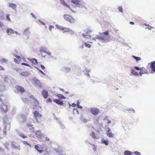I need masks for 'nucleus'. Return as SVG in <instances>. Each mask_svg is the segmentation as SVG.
Here are the masks:
<instances>
[{"instance_id":"obj_1","label":"nucleus","mask_w":155,"mask_h":155,"mask_svg":"<svg viewBox=\"0 0 155 155\" xmlns=\"http://www.w3.org/2000/svg\"><path fill=\"white\" fill-rule=\"evenodd\" d=\"M35 119L37 122L40 123L42 121V115L40 114L38 111H35L33 113Z\"/></svg>"},{"instance_id":"obj_2","label":"nucleus","mask_w":155,"mask_h":155,"mask_svg":"<svg viewBox=\"0 0 155 155\" xmlns=\"http://www.w3.org/2000/svg\"><path fill=\"white\" fill-rule=\"evenodd\" d=\"M64 18L66 21L70 23H74L76 21V20L72 16L69 15H64Z\"/></svg>"},{"instance_id":"obj_3","label":"nucleus","mask_w":155,"mask_h":155,"mask_svg":"<svg viewBox=\"0 0 155 155\" xmlns=\"http://www.w3.org/2000/svg\"><path fill=\"white\" fill-rule=\"evenodd\" d=\"M90 111L94 116L98 115L100 113V110L97 108L92 107L90 108Z\"/></svg>"},{"instance_id":"obj_4","label":"nucleus","mask_w":155,"mask_h":155,"mask_svg":"<svg viewBox=\"0 0 155 155\" xmlns=\"http://www.w3.org/2000/svg\"><path fill=\"white\" fill-rule=\"evenodd\" d=\"M34 84L37 88H41L42 87L41 84L39 80L37 79H33Z\"/></svg>"},{"instance_id":"obj_5","label":"nucleus","mask_w":155,"mask_h":155,"mask_svg":"<svg viewBox=\"0 0 155 155\" xmlns=\"http://www.w3.org/2000/svg\"><path fill=\"white\" fill-rule=\"evenodd\" d=\"M11 146L13 148L18 150L20 149V145L16 142L12 141V143Z\"/></svg>"},{"instance_id":"obj_6","label":"nucleus","mask_w":155,"mask_h":155,"mask_svg":"<svg viewBox=\"0 0 155 155\" xmlns=\"http://www.w3.org/2000/svg\"><path fill=\"white\" fill-rule=\"evenodd\" d=\"M0 109L3 113H5L8 111L7 106L4 104H2L0 106Z\"/></svg>"},{"instance_id":"obj_7","label":"nucleus","mask_w":155,"mask_h":155,"mask_svg":"<svg viewBox=\"0 0 155 155\" xmlns=\"http://www.w3.org/2000/svg\"><path fill=\"white\" fill-rule=\"evenodd\" d=\"M15 88L18 92L23 93L25 91L24 88L21 86L17 85L15 87Z\"/></svg>"},{"instance_id":"obj_8","label":"nucleus","mask_w":155,"mask_h":155,"mask_svg":"<svg viewBox=\"0 0 155 155\" xmlns=\"http://www.w3.org/2000/svg\"><path fill=\"white\" fill-rule=\"evenodd\" d=\"M33 101L34 102V104L33 105V108L35 109L38 107V106L39 103L38 101L35 98H33Z\"/></svg>"},{"instance_id":"obj_9","label":"nucleus","mask_w":155,"mask_h":155,"mask_svg":"<svg viewBox=\"0 0 155 155\" xmlns=\"http://www.w3.org/2000/svg\"><path fill=\"white\" fill-rule=\"evenodd\" d=\"M150 67L151 69V73H153L155 72V61L150 63Z\"/></svg>"},{"instance_id":"obj_10","label":"nucleus","mask_w":155,"mask_h":155,"mask_svg":"<svg viewBox=\"0 0 155 155\" xmlns=\"http://www.w3.org/2000/svg\"><path fill=\"white\" fill-rule=\"evenodd\" d=\"M53 101L55 103H56L57 104L59 105L62 106L63 105V101H60L59 99H54L53 100Z\"/></svg>"},{"instance_id":"obj_11","label":"nucleus","mask_w":155,"mask_h":155,"mask_svg":"<svg viewBox=\"0 0 155 155\" xmlns=\"http://www.w3.org/2000/svg\"><path fill=\"white\" fill-rule=\"evenodd\" d=\"M28 60L31 62L32 64L35 65H36L38 64V62L37 59L35 58L28 59Z\"/></svg>"},{"instance_id":"obj_12","label":"nucleus","mask_w":155,"mask_h":155,"mask_svg":"<svg viewBox=\"0 0 155 155\" xmlns=\"http://www.w3.org/2000/svg\"><path fill=\"white\" fill-rule=\"evenodd\" d=\"M42 94L45 98H47L48 95V91L44 90L42 91Z\"/></svg>"},{"instance_id":"obj_13","label":"nucleus","mask_w":155,"mask_h":155,"mask_svg":"<svg viewBox=\"0 0 155 155\" xmlns=\"http://www.w3.org/2000/svg\"><path fill=\"white\" fill-rule=\"evenodd\" d=\"M35 149L38 151L39 153H42L43 152V150H42V147H39L38 145H35Z\"/></svg>"},{"instance_id":"obj_14","label":"nucleus","mask_w":155,"mask_h":155,"mask_svg":"<svg viewBox=\"0 0 155 155\" xmlns=\"http://www.w3.org/2000/svg\"><path fill=\"white\" fill-rule=\"evenodd\" d=\"M147 71L144 68L143 69H141L139 74L140 76H141L143 74H147Z\"/></svg>"},{"instance_id":"obj_15","label":"nucleus","mask_w":155,"mask_h":155,"mask_svg":"<svg viewBox=\"0 0 155 155\" xmlns=\"http://www.w3.org/2000/svg\"><path fill=\"white\" fill-rule=\"evenodd\" d=\"M3 119L4 125H5V124H8V117L7 115L5 116L4 117Z\"/></svg>"},{"instance_id":"obj_16","label":"nucleus","mask_w":155,"mask_h":155,"mask_svg":"<svg viewBox=\"0 0 155 155\" xmlns=\"http://www.w3.org/2000/svg\"><path fill=\"white\" fill-rule=\"evenodd\" d=\"M81 0H72L71 2L76 5H78L80 4Z\"/></svg>"},{"instance_id":"obj_17","label":"nucleus","mask_w":155,"mask_h":155,"mask_svg":"<svg viewBox=\"0 0 155 155\" xmlns=\"http://www.w3.org/2000/svg\"><path fill=\"white\" fill-rule=\"evenodd\" d=\"M30 32L29 31V28H28L25 29L24 32V35L27 36H29L30 34Z\"/></svg>"},{"instance_id":"obj_18","label":"nucleus","mask_w":155,"mask_h":155,"mask_svg":"<svg viewBox=\"0 0 155 155\" xmlns=\"http://www.w3.org/2000/svg\"><path fill=\"white\" fill-rule=\"evenodd\" d=\"M107 134V136H112V134L111 132V130L109 128H107L106 130Z\"/></svg>"},{"instance_id":"obj_19","label":"nucleus","mask_w":155,"mask_h":155,"mask_svg":"<svg viewBox=\"0 0 155 155\" xmlns=\"http://www.w3.org/2000/svg\"><path fill=\"white\" fill-rule=\"evenodd\" d=\"M131 74L135 76H138L139 75V74L136 71L133 69L131 70Z\"/></svg>"},{"instance_id":"obj_20","label":"nucleus","mask_w":155,"mask_h":155,"mask_svg":"<svg viewBox=\"0 0 155 155\" xmlns=\"http://www.w3.org/2000/svg\"><path fill=\"white\" fill-rule=\"evenodd\" d=\"M61 1V3L64 5L65 6L67 7L68 8H70V6L68 5L65 2L64 0H60Z\"/></svg>"},{"instance_id":"obj_21","label":"nucleus","mask_w":155,"mask_h":155,"mask_svg":"<svg viewBox=\"0 0 155 155\" xmlns=\"http://www.w3.org/2000/svg\"><path fill=\"white\" fill-rule=\"evenodd\" d=\"M124 153V155H132L133 154L131 152L128 150L125 151Z\"/></svg>"},{"instance_id":"obj_22","label":"nucleus","mask_w":155,"mask_h":155,"mask_svg":"<svg viewBox=\"0 0 155 155\" xmlns=\"http://www.w3.org/2000/svg\"><path fill=\"white\" fill-rule=\"evenodd\" d=\"M72 30L69 28L64 27L63 32H67L71 31Z\"/></svg>"},{"instance_id":"obj_23","label":"nucleus","mask_w":155,"mask_h":155,"mask_svg":"<svg viewBox=\"0 0 155 155\" xmlns=\"http://www.w3.org/2000/svg\"><path fill=\"white\" fill-rule=\"evenodd\" d=\"M35 134L36 136H41L42 135L41 131L39 130L35 132Z\"/></svg>"},{"instance_id":"obj_24","label":"nucleus","mask_w":155,"mask_h":155,"mask_svg":"<svg viewBox=\"0 0 155 155\" xmlns=\"http://www.w3.org/2000/svg\"><path fill=\"white\" fill-rule=\"evenodd\" d=\"M57 96L59 98H62L63 99H66V97L62 94H57Z\"/></svg>"},{"instance_id":"obj_25","label":"nucleus","mask_w":155,"mask_h":155,"mask_svg":"<svg viewBox=\"0 0 155 155\" xmlns=\"http://www.w3.org/2000/svg\"><path fill=\"white\" fill-rule=\"evenodd\" d=\"M10 7L15 10L16 5L13 3H10Z\"/></svg>"},{"instance_id":"obj_26","label":"nucleus","mask_w":155,"mask_h":155,"mask_svg":"<svg viewBox=\"0 0 155 155\" xmlns=\"http://www.w3.org/2000/svg\"><path fill=\"white\" fill-rule=\"evenodd\" d=\"M5 89V87L4 85H0V91H3Z\"/></svg>"},{"instance_id":"obj_27","label":"nucleus","mask_w":155,"mask_h":155,"mask_svg":"<svg viewBox=\"0 0 155 155\" xmlns=\"http://www.w3.org/2000/svg\"><path fill=\"white\" fill-rule=\"evenodd\" d=\"M20 74L23 76H27L28 74L27 72H23L21 73Z\"/></svg>"},{"instance_id":"obj_28","label":"nucleus","mask_w":155,"mask_h":155,"mask_svg":"<svg viewBox=\"0 0 155 155\" xmlns=\"http://www.w3.org/2000/svg\"><path fill=\"white\" fill-rule=\"evenodd\" d=\"M104 120H106L107 121V123L108 124H110L111 123V121L108 119V117L107 116H106L104 118Z\"/></svg>"},{"instance_id":"obj_29","label":"nucleus","mask_w":155,"mask_h":155,"mask_svg":"<svg viewBox=\"0 0 155 155\" xmlns=\"http://www.w3.org/2000/svg\"><path fill=\"white\" fill-rule=\"evenodd\" d=\"M102 143H103L104 144L106 145H108V141L105 140H103L102 141Z\"/></svg>"},{"instance_id":"obj_30","label":"nucleus","mask_w":155,"mask_h":155,"mask_svg":"<svg viewBox=\"0 0 155 155\" xmlns=\"http://www.w3.org/2000/svg\"><path fill=\"white\" fill-rule=\"evenodd\" d=\"M73 111L74 114H79V112L77 109H74Z\"/></svg>"},{"instance_id":"obj_31","label":"nucleus","mask_w":155,"mask_h":155,"mask_svg":"<svg viewBox=\"0 0 155 155\" xmlns=\"http://www.w3.org/2000/svg\"><path fill=\"white\" fill-rule=\"evenodd\" d=\"M132 57L137 61H139L141 59V58L140 57H137L135 56H133Z\"/></svg>"},{"instance_id":"obj_32","label":"nucleus","mask_w":155,"mask_h":155,"mask_svg":"<svg viewBox=\"0 0 155 155\" xmlns=\"http://www.w3.org/2000/svg\"><path fill=\"white\" fill-rule=\"evenodd\" d=\"M84 44L85 46L88 48H90L91 46V45L89 44H87L86 42H84Z\"/></svg>"},{"instance_id":"obj_33","label":"nucleus","mask_w":155,"mask_h":155,"mask_svg":"<svg viewBox=\"0 0 155 155\" xmlns=\"http://www.w3.org/2000/svg\"><path fill=\"white\" fill-rule=\"evenodd\" d=\"M135 69L136 70H141V69H143V68H144V67H142V68H139L137 66H135L134 67Z\"/></svg>"},{"instance_id":"obj_34","label":"nucleus","mask_w":155,"mask_h":155,"mask_svg":"<svg viewBox=\"0 0 155 155\" xmlns=\"http://www.w3.org/2000/svg\"><path fill=\"white\" fill-rule=\"evenodd\" d=\"M8 61V60H6L5 58H2L1 59V63H3L5 62H7Z\"/></svg>"},{"instance_id":"obj_35","label":"nucleus","mask_w":155,"mask_h":155,"mask_svg":"<svg viewBox=\"0 0 155 155\" xmlns=\"http://www.w3.org/2000/svg\"><path fill=\"white\" fill-rule=\"evenodd\" d=\"M40 51L41 53H43V52H46V51L45 50V49L41 47L40 48Z\"/></svg>"},{"instance_id":"obj_36","label":"nucleus","mask_w":155,"mask_h":155,"mask_svg":"<svg viewBox=\"0 0 155 155\" xmlns=\"http://www.w3.org/2000/svg\"><path fill=\"white\" fill-rule=\"evenodd\" d=\"M28 127H29V128H31V130H34V127H33V125H30V124H28Z\"/></svg>"},{"instance_id":"obj_37","label":"nucleus","mask_w":155,"mask_h":155,"mask_svg":"<svg viewBox=\"0 0 155 155\" xmlns=\"http://www.w3.org/2000/svg\"><path fill=\"white\" fill-rule=\"evenodd\" d=\"M64 27H63L62 26H59L58 27H57V28L60 30L61 31H63L64 29Z\"/></svg>"},{"instance_id":"obj_38","label":"nucleus","mask_w":155,"mask_h":155,"mask_svg":"<svg viewBox=\"0 0 155 155\" xmlns=\"http://www.w3.org/2000/svg\"><path fill=\"white\" fill-rule=\"evenodd\" d=\"M97 38L98 39L101 40H105V38L104 37L102 36L98 37Z\"/></svg>"},{"instance_id":"obj_39","label":"nucleus","mask_w":155,"mask_h":155,"mask_svg":"<svg viewBox=\"0 0 155 155\" xmlns=\"http://www.w3.org/2000/svg\"><path fill=\"white\" fill-rule=\"evenodd\" d=\"M146 26H147V28H148L149 30H150L151 28H153V27H151V26L149 25H147L146 24L145 25Z\"/></svg>"},{"instance_id":"obj_40","label":"nucleus","mask_w":155,"mask_h":155,"mask_svg":"<svg viewBox=\"0 0 155 155\" xmlns=\"http://www.w3.org/2000/svg\"><path fill=\"white\" fill-rule=\"evenodd\" d=\"M21 65H25V66H27L31 67V66L30 65H29V64H26L25 63H21Z\"/></svg>"},{"instance_id":"obj_41","label":"nucleus","mask_w":155,"mask_h":155,"mask_svg":"<svg viewBox=\"0 0 155 155\" xmlns=\"http://www.w3.org/2000/svg\"><path fill=\"white\" fill-rule=\"evenodd\" d=\"M118 9L119 11L121 12V13H122L123 12L122 8L121 6H119L118 7Z\"/></svg>"},{"instance_id":"obj_42","label":"nucleus","mask_w":155,"mask_h":155,"mask_svg":"<svg viewBox=\"0 0 155 155\" xmlns=\"http://www.w3.org/2000/svg\"><path fill=\"white\" fill-rule=\"evenodd\" d=\"M134 153L135 155H141V154L139 152H138L137 151H134Z\"/></svg>"},{"instance_id":"obj_43","label":"nucleus","mask_w":155,"mask_h":155,"mask_svg":"<svg viewBox=\"0 0 155 155\" xmlns=\"http://www.w3.org/2000/svg\"><path fill=\"white\" fill-rule=\"evenodd\" d=\"M103 33L104 35H106V36H107L109 35L108 32L107 31L104 32Z\"/></svg>"},{"instance_id":"obj_44","label":"nucleus","mask_w":155,"mask_h":155,"mask_svg":"<svg viewBox=\"0 0 155 155\" xmlns=\"http://www.w3.org/2000/svg\"><path fill=\"white\" fill-rule=\"evenodd\" d=\"M22 143L24 144H25V145H28L29 146H30V145L26 141H22Z\"/></svg>"},{"instance_id":"obj_45","label":"nucleus","mask_w":155,"mask_h":155,"mask_svg":"<svg viewBox=\"0 0 155 155\" xmlns=\"http://www.w3.org/2000/svg\"><path fill=\"white\" fill-rule=\"evenodd\" d=\"M46 102H50L51 103L52 102V100L50 98H48L47 100H46Z\"/></svg>"},{"instance_id":"obj_46","label":"nucleus","mask_w":155,"mask_h":155,"mask_svg":"<svg viewBox=\"0 0 155 155\" xmlns=\"http://www.w3.org/2000/svg\"><path fill=\"white\" fill-rule=\"evenodd\" d=\"M54 28V26L53 25H50L49 27V30H50V31H51V29L52 28Z\"/></svg>"},{"instance_id":"obj_47","label":"nucleus","mask_w":155,"mask_h":155,"mask_svg":"<svg viewBox=\"0 0 155 155\" xmlns=\"http://www.w3.org/2000/svg\"><path fill=\"white\" fill-rule=\"evenodd\" d=\"M77 106L78 107V108H80L81 109H82V107H81V106H80L79 105V103H77Z\"/></svg>"},{"instance_id":"obj_48","label":"nucleus","mask_w":155,"mask_h":155,"mask_svg":"<svg viewBox=\"0 0 155 155\" xmlns=\"http://www.w3.org/2000/svg\"><path fill=\"white\" fill-rule=\"evenodd\" d=\"M85 38H88V39H90L91 38V36L89 35H87L86 36V37H84Z\"/></svg>"},{"instance_id":"obj_49","label":"nucleus","mask_w":155,"mask_h":155,"mask_svg":"<svg viewBox=\"0 0 155 155\" xmlns=\"http://www.w3.org/2000/svg\"><path fill=\"white\" fill-rule=\"evenodd\" d=\"M45 53L46 54L49 55V56H51V53L49 51L46 52H46H45Z\"/></svg>"},{"instance_id":"obj_50","label":"nucleus","mask_w":155,"mask_h":155,"mask_svg":"<svg viewBox=\"0 0 155 155\" xmlns=\"http://www.w3.org/2000/svg\"><path fill=\"white\" fill-rule=\"evenodd\" d=\"M37 69H38V70H39V71L42 74H43V75H45V73L42 71L41 70H40V69H38V68Z\"/></svg>"},{"instance_id":"obj_51","label":"nucleus","mask_w":155,"mask_h":155,"mask_svg":"<svg viewBox=\"0 0 155 155\" xmlns=\"http://www.w3.org/2000/svg\"><path fill=\"white\" fill-rule=\"evenodd\" d=\"M41 69H42L43 70H44L45 68V66L42 65V64L41 65Z\"/></svg>"},{"instance_id":"obj_52","label":"nucleus","mask_w":155,"mask_h":155,"mask_svg":"<svg viewBox=\"0 0 155 155\" xmlns=\"http://www.w3.org/2000/svg\"><path fill=\"white\" fill-rule=\"evenodd\" d=\"M93 146V149L94 150V151H95L96 150V147L94 145H92Z\"/></svg>"},{"instance_id":"obj_53","label":"nucleus","mask_w":155,"mask_h":155,"mask_svg":"<svg viewBox=\"0 0 155 155\" xmlns=\"http://www.w3.org/2000/svg\"><path fill=\"white\" fill-rule=\"evenodd\" d=\"M31 15L33 18H36V17L34 15V14L33 13H31Z\"/></svg>"},{"instance_id":"obj_54","label":"nucleus","mask_w":155,"mask_h":155,"mask_svg":"<svg viewBox=\"0 0 155 155\" xmlns=\"http://www.w3.org/2000/svg\"><path fill=\"white\" fill-rule=\"evenodd\" d=\"M14 31L12 29L10 28V34H14Z\"/></svg>"},{"instance_id":"obj_55","label":"nucleus","mask_w":155,"mask_h":155,"mask_svg":"<svg viewBox=\"0 0 155 155\" xmlns=\"http://www.w3.org/2000/svg\"><path fill=\"white\" fill-rule=\"evenodd\" d=\"M9 15H7L6 18L7 20L10 21V17H9Z\"/></svg>"},{"instance_id":"obj_56","label":"nucleus","mask_w":155,"mask_h":155,"mask_svg":"<svg viewBox=\"0 0 155 155\" xmlns=\"http://www.w3.org/2000/svg\"><path fill=\"white\" fill-rule=\"evenodd\" d=\"M8 78L7 77H6V76L5 77V81H6L7 82H8V81L7 80V79Z\"/></svg>"},{"instance_id":"obj_57","label":"nucleus","mask_w":155,"mask_h":155,"mask_svg":"<svg viewBox=\"0 0 155 155\" xmlns=\"http://www.w3.org/2000/svg\"><path fill=\"white\" fill-rule=\"evenodd\" d=\"M91 136H94L95 134L94 132L93 131H92L91 134Z\"/></svg>"},{"instance_id":"obj_58","label":"nucleus","mask_w":155,"mask_h":155,"mask_svg":"<svg viewBox=\"0 0 155 155\" xmlns=\"http://www.w3.org/2000/svg\"><path fill=\"white\" fill-rule=\"evenodd\" d=\"M0 70H4V68L0 65Z\"/></svg>"},{"instance_id":"obj_59","label":"nucleus","mask_w":155,"mask_h":155,"mask_svg":"<svg viewBox=\"0 0 155 155\" xmlns=\"http://www.w3.org/2000/svg\"><path fill=\"white\" fill-rule=\"evenodd\" d=\"M50 140H49V139L48 138V137H46L45 138V141H49Z\"/></svg>"},{"instance_id":"obj_60","label":"nucleus","mask_w":155,"mask_h":155,"mask_svg":"<svg viewBox=\"0 0 155 155\" xmlns=\"http://www.w3.org/2000/svg\"><path fill=\"white\" fill-rule=\"evenodd\" d=\"M3 24L2 22L0 21V27H1L3 26Z\"/></svg>"},{"instance_id":"obj_61","label":"nucleus","mask_w":155,"mask_h":155,"mask_svg":"<svg viewBox=\"0 0 155 155\" xmlns=\"http://www.w3.org/2000/svg\"><path fill=\"white\" fill-rule=\"evenodd\" d=\"M88 35L87 34H86V33H83V34H82V35L83 36H84V37H86V36L87 35Z\"/></svg>"},{"instance_id":"obj_62","label":"nucleus","mask_w":155,"mask_h":155,"mask_svg":"<svg viewBox=\"0 0 155 155\" xmlns=\"http://www.w3.org/2000/svg\"><path fill=\"white\" fill-rule=\"evenodd\" d=\"M10 31V28H8L6 30V32L9 35V32Z\"/></svg>"},{"instance_id":"obj_63","label":"nucleus","mask_w":155,"mask_h":155,"mask_svg":"<svg viewBox=\"0 0 155 155\" xmlns=\"http://www.w3.org/2000/svg\"><path fill=\"white\" fill-rule=\"evenodd\" d=\"M130 25H134V23L133 22H132V21H130Z\"/></svg>"},{"instance_id":"obj_64","label":"nucleus","mask_w":155,"mask_h":155,"mask_svg":"<svg viewBox=\"0 0 155 155\" xmlns=\"http://www.w3.org/2000/svg\"><path fill=\"white\" fill-rule=\"evenodd\" d=\"M3 132L5 135L6 134V131H5V130H3Z\"/></svg>"}]
</instances>
